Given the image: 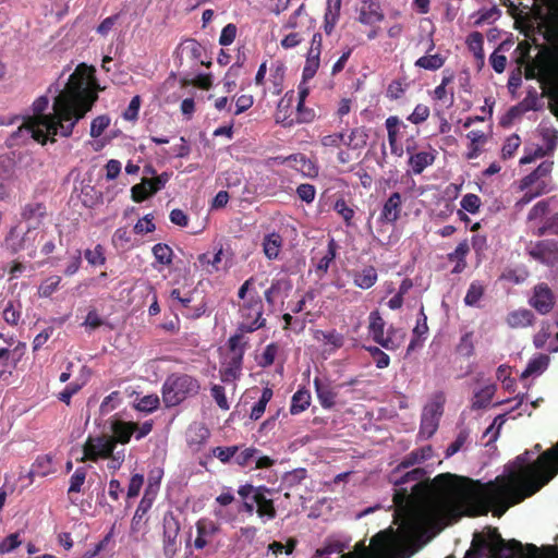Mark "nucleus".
<instances>
[{
    "instance_id": "nucleus-1",
    "label": "nucleus",
    "mask_w": 558,
    "mask_h": 558,
    "mask_svg": "<svg viewBox=\"0 0 558 558\" xmlns=\"http://www.w3.org/2000/svg\"><path fill=\"white\" fill-rule=\"evenodd\" d=\"M529 451L517 457V470L508 475H499L482 486L481 490L470 492L466 504L470 517H481L489 512L502 517L508 509L535 495L558 474V441L529 462Z\"/></svg>"
},
{
    "instance_id": "nucleus-2",
    "label": "nucleus",
    "mask_w": 558,
    "mask_h": 558,
    "mask_svg": "<svg viewBox=\"0 0 558 558\" xmlns=\"http://www.w3.org/2000/svg\"><path fill=\"white\" fill-rule=\"evenodd\" d=\"M93 68L81 63L52 104V113L45 114L49 106L47 96H40L32 105L33 116L23 118L12 140H56L54 136L68 137L75 124L92 109L97 99L90 89L89 80Z\"/></svg>"
},
{
    "instance_id": "nucleus-3",
    "label": "nucleus",
    "mask_w": 558,
    "mask_h": 558,
    "mask_svg": "<svg viewBox=\"0 0 558 558\" xmlns=\"http://www.w3.org/2000/svg\"><path fill=\"white\" fill-rule=\"evenodd\" d=\"M458 481L460 477L454 474H438L432 481V489L438 494L435 498L425 496L427 487L422 483H415L412 486V493L407 492V488H398L393 495V504L397 507L395 522L404 529L412 530L447 520L451 513L450 499L462 492L457 484Z\"/></svg>"
},
{
    "instance_id": "nucleus-4",
    "label": "nucleus",
    "mask_w": 558,
    "mask_h": 558,
    "mask_svg": "<svg viewBox=\"0 0 558 558\" xmlns=\"http://www.w3.org/2000/svg\"><path fill=\"white\" fill-rule=\"evenodd\" d=\"M543 37L548 45L541 46L538 53L527 64L526 80H537L543 95L558 109V23L543 25Z\"/></svg>"
},
{
    "instance_id": "nucleus-5",
    "label": "nucleus",
    "mask_w": 558,
    "mask_h": 558,
    "mask_svg": "<svg viewBox=\"0 0 558 558\" xmlns=\"http://www.w3.org/2000/svg\"><path fill=\"white\" fill-rule=\"evenodd\" d=\"M485 554L489 558H538V548L533 544L523 545L515 538L506 541L493 527L487 535H473L472 546L464 554V558H483Z\"/></svg>"
},
{
    "instance_id": "nucleus-6",
    "label": "nucleus",
    "mask_w": 558,
    "mask_h": 558,
    "mask_svg": "<svg viewBox=\"0 0 558 558\" xmlns=\"http://www.w3.org/2000/svg\"><path fill=\"white\" fill-rule=\"evenodd\" d=\"M253 286L254 278L250 277L238 290V299L243 301L240 305L241 323L238 327V331L242 333H252L265 327L262 298Z\"/></svg>"
},
{
    "instance_id": "nucleus-7",
    "label": "nucleus",
    "mask_w": 558,
    "mask_h": 558,
    "mask_svg": "<svg viewBox=\"0 0 558 558\" xmlns=\"http://www.w3.org/2000/svg\"><path fill=\"white\" fill-rule=\"evenodd\" d=\"M201 385L192 375L174 373L162 383V403L166 408H174L185 399L195 397Z\"/></svg>"
},
{
    "instance_id": "nucleus-8",
    "label": "nucleus",
    "mask_w": 558,
    "mask_h": 558,
    "mask_svg": "<svg viewBox=\"0 0 558 558\" xmlns=\"http://www.w3.org/2000/svg\"><path fill=\"white\" fill-rule=\"evenodd\" d=\"M269 493L270 490L266 486H254L251 484L241 485L240 488H238V495H240L243 500L252 498V502L257 506L255 512H257L258 518L274 520L276 518V508L271 499L265 496Z\"/></svg>"
},
{
    "instance_id": "nucleus-9",
    "label": "nucleus",
    "mask_w": 558,
    "mask_h": 558,
    "mask_svg": "<svg viewBox=\"0 0 558 558\" xmlns=\"http://www.w3.org/2000/svg\"><path fill=\"white\" fill-rule=\"evenodd\" d=\"M114 446H117V442H112L105 437L87 436L83 445V458L78 459V462L106 460L114 454Z\"/></svg>"
},
{
    "instance_id": "nucleus-10",
    "label": "nucleus",
    "mask_w": 558,
    "mask_h": 558,
    "mask_svg": "<svg viewBox=\"0 0 558 558\" xmlns=\"http://www.w3.org/2000/svg\"><path fill=\"white\" fill-rule=\"evenodd\" d=\"M527 253L533 259L553 266L558 262V242L554 240L537 241L529 246Z\"/></svg>"
},
{
    "instance_id": "nucleus-11",
    "label": "nucleus",
    "mask_w": 558,
    "mask_h": 558,
    "mask_svg": "<svg viewBox=\"0 0 558 558\" xmlns=\"http://www.w3.org/2000/svg\"><path fill=\"white\" fill-rule=\"evenodd\" d=\"M180 533V524L172 515L162 519V549L166 557H172L175 553V539Z\"/></svg>"
},
{
    "instance_id": "nucleus-12",
    "label": "nucleus",
    "mask_w": 558,
    "mask_h": 558,
    "mask_svg": "<svg viewBox=\"0 0 558 558\" xmlns=\"http://www.w3.org/2000/svg\"><path fill=\"white\" fill-rule=\"evenodd\" d=\"M529 304L536 310L539 315H545L553 310L555 300H553V293L546 283H539L534 287L533 298L529 301Z\"/></svg>"
},
{
    "instance_id": "nucleus-13",
    "label": "nucleus",
    "mask_w": 558,
    "mask_h": 558,
    "mask_svg": "<svg viewBox=\"0 0 558 558\" xmlns=\"http://www.w3.org/2000/svg\"><path fill=\"white\" fill-rule=\"evenodd\" d=\"M137 424L133 422L113 421L112 423V436L109 435H97L95 437H105V439L121 445L128 444L131 440L132 435L136 433Z\"/></svg>"
},
{
    "instance_id": "nucleus-14",
    "label": "nucleus",
    "mask_w": 558,
    "mask_h": 558,
    "mask_svg": "<svg viewBox=\"0 0 558 558\" xmlns=\"http://www.w3.org/2000/svg\"><path fill=\"white\" fill-rule=\"evenodd\" d=\"M313 386L319 405L325 410L332 409L335 407V400L337 399V390H335L329 383L319 379V377H314Z\"/></svg>"
},
{
    "instance_id": "nucleus-15",
    "label": "nucleus",
    "mask_w": 558,
    "mask_h": 558,
    "mask_svg": "<svg viewBox=\"0 0 558 558\" xmlns=\"http://www.w3.org/2000/svg\"><path fill=\"white\" fill-rule=\"evenodd\" d=\"M392 549V539L386 531H380L371 538V548H363L365 553L372 554L374 558H386Z\"/></svg>"
},
{
    "instance_id": "nucleus-16",
    "label": "nucleus",
    "mask_w": 558,
    "mask_h": 558,
    "mask_svg": "<svg viewBox=\"0 0 558 558\" xmlns=\"http://www.w3.org/2000/svg\"><path fill=\"white\" fill-rule=\"evenodd\" d=\"M401 213V194L393 192L386 199L383 209H380L379 222L393 225L399 219Z\"/></svg>"
},
{
    "instance_id": "nucleus-17",
    "label": "nucleus",
    "mask_w": 558,
    "mask_h": 558,
    "mask_svg": "<svg viewBox=\"0 0 558 558\" xmlns=\"http://www.w3.org/2000/svg\"><path fill=\"white\" fill-rule=\"evenodd\" d=\"M244 355H226L220 366V380L233 383L241 375L242 357Z\"/></svg>"
},
{
    "instance_id": "nucleus-18",
    "label": "nucleus",
    "mask_w": 558,
    "mask_h": 558,
    "mask_svg": "<svg viewBox=\"0 0 558 558\" xmlns=\"http://www.w3.org/2000/svg\"><path fill=\"white\" fill-rule=\"evenodd\" d=\"M385 15L377 0H362V7L359 14V21L365 25H372L381 22Z\"/></svg>"
},
{
    "instance_id": "nucleus-19",
    "label": "nucleus",
    "mask_w": 558,
    "mask_h": 558,
    "mask_svg": "<svg viewBox=\"0 0 558 558\" xmlns=\"http://www.w3.org/2000/svg\"><path fill=\"white\" fill-rule=\"evenodd\" d=\"M196 538H194V548L204 549L209 539L218 533V525L208 519H202L196 523Z\"/></svg>"
},
{
    "instance_id": "nucleus-20",
    "label": "nucleus",
    "mask_w": 558,
    "mask_h": 558,
    "mask_svg": "<svg viewBox=\"0 0 558 558\" xmlns=\"http://www.w3.org/2000/svg\"><path fill=\"white\" fill-rule=\"evenodd\" d=\"M435 158L436 150L433 148L417 153H411V157H409V166H411L412 173L420 175L425 170V168L433 165Z\"/></svg>"
},
{
    "instance_id": "nucleus-21",
    "label": "nucleus",
    "mask_w": 558,
    "mask_h": 558,
    "mask_svg": "<svg viewBox=\"0 0 558 558\" xmlns=\"http://www.w3.org/2000/svg\"><path fill=\"white\" fill-rule=\"evenodd\" d=\"M287 159H291L292 163L290 167L298 171L304 178L314 179L317 177V166L314 161L303 154H292L287 156Z\"/></svg>"
},
{
    "instance_id": "nucleus-22",
    "label": "nucleus",
    "mask_w": 558,
    "mask_h": 558,
    "mask_svg": "<svg viewBox=\"0 0 558 558\" xmlns=\"http://www.w3.org/2000/svg\"><path fill=\"white\" fill-rule=\"evenodd\" d=\"M289 291H291V281L289 279L283 278L270 281L269 288L264 291L267 306L272 307L276 304V299L280 295L288 296Z\"/></svg>"
},
{
    "instance_id": "nucleus-23",
    "label": "nucleus",
    "mask_w": 558,
    "mask_h": 558,
    "mask_svg": "<svg viewBox=\"0 0 558 558\" xmlns=\"http://www.w3.org/2000/svg\"><path fill=\"white\" fill-rule=\"evenodd\" d=\"M209 429L203 424H194L187 430V446L192 451H199L209 439Z\"/></svg>"
},
{
    "instance_id": "nucleus-24",
    "label": "nucleus",
    "mask_w": 558,
    "mask_h": 558,
    "mask_svg": "<svg viewBox=\"0 0 558 558\" xmlns=\"http://www.w3.org/2000/svg\"><path fill=\"white\" fill-rule=\"evenodd\" d=\"M377 282V270L372 265L363 267L353 274V284L362 290H367Z\"/></svg>"
},
{
    "instance_id": "nucleus-25",
    "label": "nucleus",
    "mask_w": 558,
    "mask_h": 558,
    "mask_svg": "<svg viewBox=\"0 0 558 558\" xmlns=\"http://www.w3.org/2000/svg\"><path fill=\"white\" fill-rule=\"evenodd\" d=\"M556 142H546V146L542 147L535 144H531L525 147V154L520 158V165H527L534 162L536 159H541L555 150Z\"/></svg>"
},
{
    "instance_id": "nucleus-26",
    "label": "nucleus",
    "mask_w": 558,
    "mask_h": 558,
    "mask_svg": "<svg viewBox=\"0 0 558 558\" xmlns=\"http://www.w3.org/2000/svg\"><path fill=\"white\" fill-rule=\"evenodd\" d=\"M151 507V501L147 499L140 500L138 506H136L135 515L131 519V533L136 534L145 530L146 522V513H148L149 508Z\"/></svg>"
},
{
    "instance_id": "nucleus-27",
    "label": "nucleus",
    "mask_w": 558,
    "mask_h": 558,
    "mask_svg": "<svg viewBox=\"0 0 558 558\" xmlns=\"http://www.w3.org/2000/svg\"><path fill=\"white\" fill-rule=\"evenodd\" d=\"M534 323V314L526 310L512 311L507 316V324L510 328H527Z\"/></svg>"
},
{
    "instance_id": "nucleus-28",
    "label": "nucleus",
    "mask_w": 558,
    "mask_h": 558,
    "mask_svg": "<svg viewBox=\"0 0 558 558\" xmlns=\"http://www.w3.org/2000/svg\"><path fill=\"white\" fill-rule=\"evenodd\" d=\"M430 457H433V448H430V446L422 447L411 451L410 453H407L405 458H403L402 462H400V468L409 469L414 464H420L429 460Z\"/></svg>"
},
{
    "instance_id": "nucleus-29",
    "label": "nucleus",
    "mask_w": 558,
    "mask_h": 558,
    "mask_svg": "<svg viewBox=\"0 0 558 558\" xmlns=\"http://www.w3.org/2000/svg\"><path fill=\"white\" fill-rule=\"evenodd\" d=\"M553 161L545 160L533 172L529 173L522 180H520V190H526L529 186L534 184L537 180L548 175L551 172Z\"/></svg>"
},
{
    "instance_id": "nucleus-30",
    "label": "nucleus",
    "mask_w": 558,
    "mask_h": 558,
    "mask_svg": "<svg viewBox=\"0 0 558 558\" xmlns=\"http://www.w3.org/2000/svg\"><path fill=\"white\" fill-rule=\"evenodd\" d=\"M311 405V392L301 387L292 396V403H290V414L298 415L304 412Z\"/></svg>"
},
{
    "instance_id": "nucleus-31",
    "label": "nucleus",
    "mask_w": 558,
    "mask_h": 558,
    "mask_svg": "<svg viewBox=\"0 0 558 558\" xmlns=\"http://www.w3.org/2000/svg\"><path fill=\"white\" fill-rule=\"evenodd\" d=\"M223 255V250L218 247L217 252H215L214 256H209L207 253H202L197 256V264H199L201 268L205 269L206 274L213 275L218 271V265L221 263V256Z\"/></svg>"
},
{
    "instance_id": "nucleus-32",
    "label": "nucleus",
    "mask_w": 558,
    "mask_h": 558,
    "mask_svg": "<svg viewBox=\"0 0 558 558\" xmlns=\"http://www.w3.org/2000/svg\"><path fill=\"white\" fill-rule=\"evenodd\" d=\"M337 256V243L335 240L328 241L327 253L319 258L318 264H316V274H318L319 279L323 278L328 272L329 265L335 260Z\"/></svg>"
},
{
    "instance_id": "nucleus-33",
    "label": "nucleus",
    "mask_w": 558,
    "mask_h": 558,
    "mask_svg": "<svg viewBox=\"0 0 558 558\" xmlns=\"http://www.w3.org/2000/svg\"><path fill=\"white\" fill-rule=\"evenodd\" d=\"M53 473L52 458L48 454L39 456L32 464L31 476L46 477Z\"/></svg>"
},
{
    "instance_id": "nucleus-34",
    "label": "nucleus",
    "mask_w": 558,
    "mask_h": 558,
    "mask_svg": "<svg viewBox=\"0 0 558 558\" xmlns=\"http://www.w3.org/2000/svg\"><path fill=\"white\" fill-rule=\"evenodd\" d=\"M45 217V205L41 202H32L22 209V219L25 221L40 222Z\"/></svg>"
},
{
    "instance_id": "nucleus-35",
    "label": "nucleus",
    "mask_w": 558,
    "mask_h": 558,
    "mask_svg": "<svg viewBox=\"0 0 558 558\" xmlns=\"http://www.w3.org/2000/svg\"><path fill=\"white\" fill-rule=\"evenodd\" d=\"M280 243H282V240H280V235L276 232H272L264 238L262 247H264V254H266L268 259L272 260L277 258L279 255Z\"/></svg>"
},
{
    "instance_id": "nucleus-36",
    "label": "nucleus",
    "mask_w": 558,
    "mask_h": 558,
    "mask_svg": "<svg viewBox=\"0 0 558 558\" xmlns=\"http://www.w3.org/2000/svg\"><path fill=\"white\" fill-rule=\"evenodd\" d=\"M271 389L269 387L262 388V396L257 403L253 404L252 411H250V418L257 421L262 417L265 412V408L270 402Z\"/></svg>"
},
{
    "instance_id": "nucleus-37",
    "label": "nucleus",
    "mask_w": 558,
    "mask_h": 558,
    "mask_svg": "<svg viewBox=\"0 0 558 558\" xmlns=\"http://www.w3.org/2000/svg\"><path fill=\"white\" fill-rule=\"evenodd\" d=\"M444 404L445 395L442 392L433 395L432 401L424 407L423 414H421V416H441Z\"/></svg>"
},
{
    "instance_id": "nucleus-38",
    "label": "nucleus",
    "mask_w": 558,
    "mask_h": 558,
    "mask_svg": "<svg viewBox=\"0 0 558 558\" xmlns=\"http://www.w3.org/2000/svg\"><path fill=\"white\" fill-rule=\"evenodd\" d=\"M153 255L157 264L161 266H170L172 263L171 247L165 243H157L153 246Z\"/></svg>"
},
{
    "instance_id": "nucleus-39",
    "label": "nucleus",
    "mask_w": 558,
    "mask_h": 558,
    "mask_svg": "<svg viewBox=\"0 0 558 558\" xmlns=\"http://www.w3.org/2000/svg\"><path fill=\"white\" fill-rule=\"evenodd\" d=\"M445 63V58L440 54H427L418 58L415 61V65L425 70L436 71L440 69Z\"/></svg>"
},
{
    "instance_id": "nucleus-40",
    "label": "nucleus",
    "mask_w": 558,
    "mask_h": 558,
    "mask_svg": "<svg viewBox=\"0 0 558 558\" xmlns=\"http://www.w3.org/2000/svg\"><path fill=\"white\" fill-rule=\"evenodd\" d=\"M483 293H485V287L480 281H472L470 287H468L466 295H464V304L466 306H476Z\"/></svg>"
},
{
    "instance_id": "nucleus-41",
    "label": "nucleus",
    "mask_w": 558,
    "mask_h": 558,
    "mask_svg": "<svg viewBox=\"0 0 558 558\" xmlns=\"http://www.w3.org/2000/svg\"><path fill=\"white\" fill-rule=\"evenodd\" d=\"M384 319L380 317L378 311H372L368 315V332H371L372 339H379L384 336Z\"/></svg>"
},
{
    "instance_id": "nucleus-42",
    "label": "nucleus",
    "mask_w": 558,
    "mask_h": 558,
    "mask_svg": "<svg viewBox=\"0 0 558 558\" xmlns=\"http://www.w3.org/2000/svg\"><path fill=\"white\" fill-rule=\"evenodd\" d=\"M441 416L421 415L420 435L425 438L433 437L438 429V422Z\"/></svg>"
},
{
    "instance_id": "nucleus-43",
    "label": "nucleus",
    "mask_w": 558,
    "mask_h": 558,
    "mask_svg": "<svg viewBox=\"0 0 558 558\" xmlns=\"http://www.w3.org/2000/svg\"><path fill=\"white\" fill-rule=\"evenodd\" d=\"M501 15V11L497 5H493L490 9L478 10L473 16L476 17L474 21L475 26H481L484 23H490L496 21Z\"/></svg>"
},
{
    "instance_id": "nucleus-44",
    "label": "nucleus",
    "mask_w": 558,
    "mask_h": 558,
    "mask_svg": "<svg viewBox=\"0 0 558 558\" xmlns=\"http://www.w3.org/2000/svg\"><path fill=\"white\" fill-rule=\"evenodd\" d=\"M469 49L474 53L475 58L483 61L484 59V38L480 32L471 33L466 38Z\"/></svg>"
},
{
    "instance_id": "nucleus-45",
    "label": "nucleus",
    "mask_w": 558,
    "mask_h": 558,
    "mask_svg": "<svg viewBox=\"0 0 558 558\" xmlns=\"http://www.w3.org/2000/svg\"><path fill=\"white\" fill-rule=\"evenodd\" d=\"M86 475L87 471L84 468L75 469L74 473L70 475L69 490H66V494L72 495L82 492Z\"/></svg>"
},
{
    "instance_id": "nucleus-46",
    "label": "nucleus",
    "mask_w": 558,
    "mask_h": 558,
    "mask_svg": "<svg viewBox=\"0 0 558 558\" xmlns=\"http://www.w3.org/2000/svg\"><path fill=\"white\" fill-rule=\"evenodd\" d=\"M244 332L240 331V333H234L227 340V349H229V353H227V356H236L240 354V356H244V348L245 342L244 338L242 337Z\"/></svg>"
},
{
    "instance_id": "nucleus-47",
    "label": "nucleus",
    "mask_w": 558,
    "mask_h": 558,
    "mask_svg": "<svg viewBox=\"0 0 558 558\" xmlns=\"http://www.w3.org/2000/svg\"><path fill=\"white\" fill-rule=\"evenodd\" d=\"M279 352V345L277 343H269L262 352L260 356H258V366L262 368H268L274 361H276V355Z\"/></svg>"
},
{
    "instance_id": "nucleus-48",
    "label": "nucleus",
    "mask_w": 558,
    "mask_h": 558,
    "mask_svg": "<svg viewBox=\"0 0 558 558\" xmlns=\"http://www.w3.org/2000/svg\"><path fill=\"white\" fill-rule=\"evenodd\" d=\"M240 70H241V64L240 63H234L232 64L228 72L226 73L225 77H223V89L226 93H231L235 89L236 87V80L240 75Z\"/></svg>"
},
{
    "instance_id": "nucleus-49",
    "label": "nucleus",
    "mask_w": 558,
    "mask_h": 558,
    "mask_svg": "<svg viewBox=\"0 0 558 558\" xmlns=\"http://www.w3.org/2000/svg\"><path fill=\"white\" fill-rule=\"evenodd\" d=\"M236 452H239L238 446L211 448V457L222 462L223 464L229 463L230 460L235 457Z\"/></svg>"
},
{
    "instance_id": "nucleus-50",
    "label": "nucleus",
    "mask_w": 558,
    "mask_h": 558,
    "mask_svg": "<svg viewBox=\"0 0 558 558\" xmlns=\"http://www.w3.org/2000/svg\"><path fill=\"white\" fill-rule=\"evenodd\" d=\"M456 351L463 357H470L474 353V344H473V332H464L459 339L458 347H456Z\"/></svg>"
},
{
    "instance_id": "nucleus-51",
    "label": "nucleus",
    "mask_w": 558,
    "mask_h": 558,
    "mask_svg": "<svg viewBox=\"0 0 558 558\" xmlns=\"http://www.w3.org/2000/svg\"><path fill=\"white\" fill-rule=\"evenodd\" d=\"M295 546L296 541H294V538H288L284 545L278 541L270 543L269 546H267V550L275 555V557H278L282 553H284V555H291Z\"/></svg>"
},
{
    "instance_id": "nucleus-52",
    "label": "nucleus",
    "mask_w": 558,
    "mask_h": 558,
    "mask_svg": "<svg viewBox=\"0 0 558 558\" xmlns=\"http://www.w3.org/2000/svg\"><path fill=\"white\" fill-rule=\"evenodd\" d=\"M84 258H86L87 264L92 266H102L105 265V251H102V246L98 244L94 248L84 251Z\"/></svg>"
},
{
    "instance_id": "nucleus-53",
    "label": "nucleus",
    "mask_w": 558,
    "mask_h": 558,
    "mask_svg": "<svg viewBox=\"0 0 558 558\" xmlns=\"http://www.w3.org/2000/svg\"><path fill=\"white\" fill-rule=\"evenodd\" d=\"M482 204V201L480 197L472 193H466L463 196V199H461V208L466 211L468 214L475 215L477 210H480V205Z\"/></svg>"
},
{
    "instance_id": "nucleus-54",
    "label": "nucleus",
    "mask_w": 558,
    "mask_h": 558,
    "mask_svg": "<svg viewBox=\"0 0 558 558\" xmlns=\"http://www.w3.org/2000/svg\"><path fill=\"white\" fill-rule=\"evenodd\" d=\"M27 233L23 236H17L14 231L9 232L8 238H5V246H8L9 251L13 254H17L19 252L24 250V243H26Z\"/></svg>"
},
{
    "instance_id": "nucleus-55",
    "label": "nucleus",
    "mask_w": 558,
    "mask_h": 558,
    "mask_svg": "<svg viewBox=\"0 0 558 558\" xmlns=\"http://www.w3.org/2000/svg\"><path fill=\"white\" fill-rule=\"evenodd\" d=\"M258 454V449L254 447L244 448L241 451H238L234 456V462L241 468H245L251 460L256 459V456Z\"/></svg>"
},
{
    "instance_id": "nucleus-56",
    "label": "nucleus",
    "mask_w": 558,
    "mask_h": 558,
    "mask_svg": "<svg viewBox=\"0 0 558 558\" xmlns=\"http://www.w3.org/2000/svg\"><path fill=\"white\" fill-rule=\"evenodd\" d=\"M158 408V397L156 395L144 396L138 399L136 409L143 413H151Z\"/></svg>"
},
{
    "instance_id": "nucleus-57",
    "label": "nucleus",
    "mask_w": 558,
    "mask_h": 558,
    "mask_svg": "<svg viewBox=\"0 0 558 558\" xmlns=\"http://www.w3.org/2000/svg\"><path fill=\"white\" fill-rule=\"evenodd\" d=\"M2 318L9 326H17L19 318H21V312L14 306L11 301L5 304L4 311H2Z\"/></svg>"
},
{
    "instance_id": "nucleus-58",
    "label": "nucleus",
    "mask_w": 558,
    "mask_h": 558,
    "mask_svg": "<svg viewBox=\"0 0 558 558\" xmlns=\"http://www.w3.org/2000/svg\"><path fill=\"white\" fill-rule=\"evenodd\" d=\"M167 181H169V174L162 172L160 175L150 179H144L138 184H145L147 189H150V192H158L166 185Z\"/></svg>"
},
{
    "instance_id": "nucleus-59",
    "label": "nucleus",
    "mask_w": 558,
    "mask_h": 558,
    "mask_svg": "<svg viewBox=\"0 0 558 558\" xmlns=\"http://www.w3.org/2000/svg\"><path fill=\"white\" fill-rule=\"evenodd\" d=\"M153 220L154 217L151 214L145 215L143 219L136 221L135 227H133V232L136 234L153 233L155 230Z\"/></svg>"
},
{
    "instance_id": "nucleus-60",
    "label": "nucleus",
    "mask_w": 558,
    "mask_h": 558,
    "mask_svg": "<svg viewBox=\"0 0 558 558\" xmlns=\"http://www.w3.org/2000/svg\"><path fill=\"white\" fill-rule=\"evenodd\" d=\"M546 234L558 235V213L554 214V216L545 221V225L537 229V236H544Z\"/></svg>"
},
{
    "instance_id": "nucleus-61",
    "label": "nucleus",
    "mask_w": 558,
    "mask_h": 558,
    "mask_svg": "<svg viewBox=\"0 0 558 558\" xmlns=\"http://www.w3.org/2000/svg\"><path fill=\"white\" fill-rule=\"evenodd\" d=\"M405 129L407 125L400 121L398 117L391 116L386 120V129L388 132V140H396L400 134V129Z\"/></svg>"
},
{
    "instance_id": "nucleus-62",
    "label": "nucleus",
    "mask_w": 558,
    "mask_h": 558,
    "mask_svg": "<svg viewBox=\"0 0 558 558\" xmlns=\"http://www.w3.org/2000/svg\"><path fill=\"white\" fill-rule=\"evenodd\" d=\"M546 366V356L541 355L535 357L527 363V367H525L524 372H522V378H526L529 376L534 375L535 373L541 372Z\"/></svg>"
},
{
    "instance_id": "nucleus-63",
    "label": "nucleus",
    "mask_w": 558,
    "mask_h": 558,
    "mask_svg": "<svg viewBox=\"0 0 558 558\" xmlns=\"http://www.w3.org/2000/svg\"><path fill=\"white\" fill-rule=\"evenodd\" d=\"M333 210L344 219L345 226H351L352 218L354 217V210L345 204L344 199H337L336 205H333Z\"/></svg>"
},
{
    "instance_id": "nucleus-64",
    "label": "nucleus",
    "mask_w": 558,
    "mask_h": 558,
    "mask_svg": "<svg viewBox=\"0 0 558 558\" xmlns=\"http://www.w3.org/2000/svg\"><path fill=\"white\" fill-rule=\"evenodd\" d=\"M110 119L107 116H99L92 121L90 136L99 137L102 132L109 126Z\"/></svg>"
}]
</instances>
